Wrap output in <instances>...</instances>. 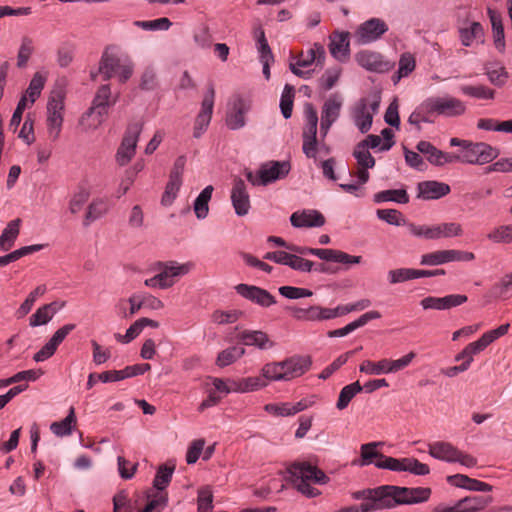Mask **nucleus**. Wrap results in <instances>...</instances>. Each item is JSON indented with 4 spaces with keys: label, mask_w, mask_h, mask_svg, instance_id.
Wrapping results in <instances>:
<instances>
[{
    "label": "nucleus",
    "mask_w": 512,
    "mask_h": 512,
    "mask_svg": "<svg viewBox=\"0 0 512 512\" xmlns=\"http://www.w3.org/2000/svg\"><path fill=\"white\" fill-rule=\"evenodd\" d=\"M192 267V264L185 263L179 264L175 261L157 262L156 269L159 270L160 275L164 278L165 282L170 283L172 287L175 283L174 278L186 275Z\"/></svg>",
    "instance_id": "20"
},
{
    "label": "nucleus",
    "mask_w": 512,
    "mask_h": 512,
    "mask_svg": "<svg viewBox=\"0 0 512 512\" xmlns=\"http://www.w3.org/2000/svg\"><path fill=\"white\" fill-rule=\"evenodd\" d=\"M173 472L174 466L161 465L155 475L153 486L159 491L164 490L170 483Z\"/></svg>",
    "instance_id": "53"
},
{
    "label": "nucleus",
    "mask_w": 512,
    "mask_h": 512,
    "mask_svg": "<svg viewBox=\"0 0 512 512\" xmlns=\"http://www.w3.org/2000/svg\"><path fill=\"white\" fill-rule=\"evenodd\" d=\"M499 155V150L485 142L469 141L462 154H456L457 162L473 165L490 163Z\"/></svg>",
    "instance_id": "4"
},
{
    "label": "nucleus",
    "mask_w": 512,
    "mask_h": 512,
    "mask_svg": "<svg viewBox=\"0 0 512 512\" xmlns=\"http://www.w3.org/2000/svg\"><path fill=\"white\" fill-rule=\"evenodd\" d=\"M383 510L393 509L398 505H412L426 502L431 489L424 487H401L396 485L378 486Z\"/></svg>",
    "instance_id": "1"
},
{
    "label": "nucleus",
    "mask_w": 512,
    "mask_h": 512,
    "mask_svg": "<svg viewBox=\"0 0 512 512\" xmlns=\"http://www.w3.org/2000/svg\"><path fill=\"white\" fill-rule=\"evenodd\" d=\"M114 103L115 101L111 100L110 85H101L93 98L91 107L80 117L79 126L84 132L95 131L104 123L109 108Z\"/></svg>",
    "instance_id": "2"
},
{
    "label": "nucleus",
    "mask_w": 512,
    "mask_h": 512,
    "mask_svg": "<svg viewBox=\"0 0 512 512\" xmlns=\"http://www.w3.org/2000/svg\"><path fill=\"white\" fill-rule=\"evenodd\" d=\"M388 31V25L380 18H371L363 22L358 30L357 37L361 44L377 41Z\"/></svg>",
    "instance_id": "13"
},
{
    "label": "nucleus",
    "mask_w": 512,
    "mask_h": 512,
    "mask_svg": "<svg viewBox=\"0 0 512 512\" xmlns=\"http://www.w3.org/2000/svg\"><path fill=\"white\" fill-rule=\"evenodd\" d=\"M493 498L489 495L485 496H468L459 500V507L462 512H477L484 509L490 503Z\"/></svg>",
    "instance_id": "34"
},
{
    "label": "nucleus",
    "mask_w": 512,
    "mask_h": 512,
    "mask_svg": "<svg viewBox=\"0 0 512 512\" xmlns=\"http://www.w3.org/2000/svg\"><path fill=\"white\" fill-rule=\"evenodd\" d=\"M429 454L438 460L454 463L458 449L449 442L438 441L429 444Z\"/></svg>",
    "instance_id": "26"
},
{
    "label": "nucleus",
    "mask_w": 512,
    "mask_h": 512,
    "mask_svg": "<svg viewBox=\"0 0 512 512\" xmlns=\"http://www.w3.org/2000/svg\"><path fill=\"white\" fill-rule=\"evenodd\" d=\"M51 305H43L39 307L36 312L30 317V326L38 327L45 325L52 320V312L49 311Z\"/></svg>",
    "instance_id": "59"
},
{
    "label": "nucleus",
    "mask_w": 512,
    "mask_h": 512,
    "mask_svg": "<svg viewBox=\"0 0 512 512\" xmlns=\"http://www.w3.org/2000/svg\"><path fill=\"white\" fill-rule=\"evenodd\" d=\"M214 188L212 185L206 186L194 201V212L198 219H205L209 212V201L212 197Z\"/></svg>",
    "instance_id": "37"
},
{
    "label": "nucleus",
    "mask_w": 512,
    "mask_h": 512,
    "mask_svg": "<svg viewBox=\"0 0 512 512\" xmlns=\"http://www.w3.org/2000/svg\"><path fill=\"white\" fill-rule=\"evenodd\" d=\"M388 282L391 285L403 283L412 279H416V269L412 268H398L388 271Z\"/></svg>",
    "instance_id": "52"
},
{
    "label": "nucleus",
    "mask_w": 512,
    "mask_h": 512,
    "mask_svg": "<svg viewBox=\"0 0 512 512\" xmlns=\"http://www.w3.org/2000/svg\"><path fill=\"white\" fill-rule=\"evenodd\" d=\"M143 128V123H130L125 131L122 142L117 150L115 159L120 166L127 165L135 155L137 142Z\"/></svg>",
    "instance_id": "6"
},
{
    "label": "nucleus",
    "mask_w": 512,
    "mask_h": 512,
    "mask_svg": "<svg viewBox=\"0 0 512 512\" xmlns=\"http://www.w3.org/2000/svg\"><path fill=\"white\" fill-rule=\"evenodd\" d=\"M406 227L409 233L425 240H434L433 225H417L407 221Z\"/></svg>",
    "instance_id": "62"
},
{
    "label": "nucleus",
    "mask_w": 512,
    "mask_h": 512,
    "mask_svg": "<svg viewBox=\"0 0 512 512\" xmlns=\"http://www.w3.org/2000/svg\"><path fill=\"white\" fill-rule=\"evenodd\" d=\"M290 222L296 228L321 227L325 224V218L317 210H303L294 212L290 217Z\"/></svg>",
    "instance_id": "22"
},
{
    "label": "nucleus",
    "mask_w": 512,
    "mask_h": 512,
    "mask_svg": "<svg viewBox=\"0 0 512 512\" xmlns=\"http://www.w3.org/2000/svg\"><path fill=\"white\" fill-rule=\"evenodd\" d=\"M235 290L243 298L261 307H269L276 303L275 297L270 292L258 286L238 284Z\"/></svg>",
    "instance_id": "15"
},
{
    "label": "nucleus",
    "mask_w": 512,
    "mask_h": 512,
    "mask_svg": "<svg viewBox=\"0 0 512 512\" xmlns=\"http://www.w3.org/2000/svg\"><path fill=\"white\" fill-rule=\"evenodd\" d=\"M231 203L237 216H245L251 208L250 196L247 185L243 179L236 177L231 189Z\"/></svg>",
    "instance_id": "12"
},
{
    "label": "nucleus",
    "mask_w": 512,
    "mask_h": 512,
    "mask_svg": "<svg viewBox=\"0 0 512 512\" xmlns=\"http://www.w3.org/2000/svg\"><path fill=\"white\" fill-rule=\"evenodd\" d=\"M182 185V180L174 179L169 177V181L166 184L165 191L162 195L161 203L164 206H169L172 204L174 199L176 198L177 192L179 191Z\"/></svg>",
    "instance_id": "58"
},
{
    "label": "nucleus",
    "mask_w": 512,
    "mask_h": 512,
    "mask_svg": "<svg viewBox=\"0 0 512 512\" xmlns=\"http://www.w3.org/2000/svg\"><path fill=\"white\" fill-rule=\"evenodd\" d=\"M45 292H46L45 285H39L32 292H30L28 297L25 299V301L20 305V307L16 311L17 317L22 318L25 315H27L31 311L37 297L44 295Z\"/></svg>",
    "instance_id": "48"
},
{
    "label": "nucleus",
    "mask_w": 512,
    "mask_h": 512,
    "mask_svg": "<svg viewBox=\"0 0 512 512\" xmlns=\"http://www.w3.org/2000/svg\"><path fill=\"white\" fill-rule=\"evenodd\" d=\"M76 425L75 410L73 407L69 409L68 415L61 421L53 422L50 425V430L57 437L69 436L72 434L73 428Z\"/></svg>",
    "instance_id": "33"
},
{
    "label": "nucleus",
    "mask_w": 512,
    "mask_h": 512,
    "mask_svg": "<svg viewBox=\"0 0 512 512\" xmlns=\"http://www.w3.org/2000/svg\"><path fill=\"white\" fill-rule=\"evenodd\" d=\"M374 201L376 203L392 201L399 204H406L409 202V196L405 189H390L376 193L374 195Z\"/></svg>",
    "instance_id": "38"
},
{
    "label": "nucleus",
    "mask_w": 512,
    "mask_h": 512,
    "mask_svg": "<svg viewBox=\"0 0 512 512\" xmlns=\"http://www.w3.org/2000/svg\"><path fill=\"white\" fill-rule=\"evenodd\" d=\"M292 482L306 481L316 484H326L328 476L316 466L308 462H294L287 468Z\"/></svg>",
    "instance_id": "9"
},
{
    "label": "nucleus",
    "mask_w": 512,
    "mask_h": 512,
    "mask_svg": "<svg viewBox=\"0 0 512 512\" xmlns=\"http://www.w3.org/2000/svg\"><path fill=\"white\" fill-rule=\"evenodd\" d=\"M357 63L364 69L372 72L383 73L391 68L388 61H384L381 54L372 51H361L356 54Z\"/></svg>",
    "instance_id": "18"
},
{
    "label": "nucleus",
    "mask_w": 512,
    "mask_h": 512,
    "mask_svg": "<svg viewBox=\"0 0 512 512\" xmlns=\"http://www.w3.org/2000/svg\"><path fill=\"white\" fill-rule=\"evenodd\" d=\"M213 509V493L209 486L201 487L198 490L197 510L198 512Z\"/></svg>",
    "instance_id": "56"
},
{
    "label": "nucleus",
    "mask_w": 512,
    "mask_h": 512,
    "mask_svg": "<svg viewBox=\"0 0 512 512\" xmlns=\"http://www.w3.org/2000/svg\"><path fill=\"white\" fill-rule=\"evenodd\" d=\"M461 43L469 47L474 40H482L484 37L483 26L479 22H472L468 27L459 29Z\"/></svg>",
    "instance_id": "36"
},
{
    "label": "nucleus",
    "mask_w": 512,
    "mask_h": 512,
    "mask_svg": "<svg viewBox=\"0 0 512 512\" xmlns=\"http://www.w3.org/2000/svg\"><path fill=\"white\" fill-rule=\"evenodd\" d=\"M239 339L248 346H255L259 349H268L273 347L268 335L260 330H245L239 335Z\"/></svg>",
    "instance_id": "28"
},
{
    "label": "nucleus",
    "mask_w": 512,
    "mask_h": 512,
    "mask_svg": "<svg viewBox=\"0 0 512 512\" xmlns=\"http://www.w3.org/2000/svg\"><path fill=\"white\" fill-rule=\"evenodd\" d=\"M215 90L213 85H209L207 92L201 103V110L195 119L193 136L195 138L201 137V135L208 128L214 107Z\"/></svg>",
    "instance_id": "11"
},
{
    "label": "nucleus",
    "mask_w": 512,
    "mask_h": 512,
    "mask_svg": "<svg viewBox=\"0 0 512 512\" xmlns=\"http://www.w3.org/2000/svg\"><path fill=\"white\" fill-rule=\"evenodd\" d=\"M121 63L118 56L105 50L99 62L98 73L101 74L104 81H108L117 73Z\"/></svg>",
    "instance_id": "27"
},
{
    "label": "nucleus",
    "mask_w": 512,
    "mask_h": 512,
    "mask_svg": "<svg viewBox=\"0 0 512 512\" xmlns=\"http://www.w3.org/2000/svg\"><path fill=\"white\" fill-rule=\"evenodd\" d=\"M21 219L16 218L10 221L0 235V250H10L20 232Z\"/></svg>",
    "instance_id": "30"
},
{
    "label": "nucleus",
    "mask_w": 512,
    "mask_h": 512,
    "mask_svg": "<svg viewBox=\"0 0 512 512\" xmlns=\"http://www.w3.org/2000/svg\"><path fill=\"white\" fill-rule=\"evenodd\" d=\"M294 96V87L286 84L280 99V109L285 119H289L292 115Z\"/></svg>",
    "instance_id": "47"
},
{
    "label": "nucleus",
    "mask_w": 512,
    "mask_h": 512,
    "mask_svg": "<svg viewBox=\"0 0 512 512\" xmlns=\"http://www.w3.org/2000/svg\"><path fill=\"white\" fill-rule=\"evenodd\" d=\"M34 52V42L28 37L24 36L21 39V44L17 54V67L22 69L27 66L28 60Z\"/></svg>",
    "instance_id": "45"
},
{
    "label": "nucleus",
    "mask_w": 512,
    "mask_h": 512,
    "mask_svg": "<svg viewBox=\"0 0 512 512\" xmlns=\"http://www.w3.org/2000/svg\"><path fill=\"white\" fill-rule=\"evenodd\" d=\"M64 98L62 91H54L47 102V133L52 141L59 138L62 130Z\"/></svg>",
    "instance_id": "3"
},
{
    "label": "nucleus",
    "mask_w": 512,
    "mask_h": 512,
    "mask_svg": "<svg viewBox=\"0 0 512 512\" xmlns=\"http://www.w3.org/2000/svg\"><path fill=\"white\" fill-rule=\"evenodd\" d=\"M467 300V296L462 294H450L444 297L428 296L421 300L420 305L424 310H448L464 304Z\"/></svg>",
    "instance_id": "17"
},
{
    "label": "nucleus",
    "mask_w": 512,
    "mask_h": 512,
    "mask_svg": "<svg viewBox=\"0 0 512 512\" xmlns=\"http://www.w3.org/2000/svg\"><path fill=\"white\" fill-rule=\"evenodd\" d=\"M415 69V58L410 53H404L399 59V67L396 75L392 77L394 84H397L402 77L408 76Z\"/></svg>",
    "instance_id": "46"
},
{
    "label": "nucleus",
    "mask_w": 512,
    "mask_h": 512,
    "mask_svg": "<svg viewBox=\"0 0 512 512\" xmlns=\"http://www.w3.org/2000/svg\"><path fill=\"white\" fill-rule=\"evenodd\" d=\"M415 475L424 476L429 474L430 468L427 464L421 463L416 458H404V470Z\"/></svg>",
    "instance_id": "63"
},
{
    "label": "nucleus",
    "mask_w": 512,
    "mask_h": 512,
    "mask_svg": "<svg viewBox=\"0 0 512 512\" xmlns=\"http://www.w3.org/2000/svg\"><path fill=\"white\" fill-rule=\"evenodd\" d=\"M487 238L495 244H512V224L493 228L487 234Z\"/></svg>",
    "instance_id": "42"
},
{
    "label": "nucleus",
    "mask_w": 512,
    "mask_h": 512,
    "mask_svg": "<svg viewBox=\"0 0 512 512\" xmlns=\"http://www.w3.org/2000/svg\"><path fill=\"white\" fill-rule=\"evenodd\" d=\"M267 382L259 376L243 378L239 381H233L234 392H249L265 387Z\"/></svg>",
    "instance_id": "44"
},
{
    "label": "nucleus",
    "mask_w": 512,
    "mask_h": 512,
    "mask_svg": "<svg viewBox=\"0 0 512 512\" xmlns=\"http://www.w3.org/2000/svg\"><path fill=\"white\" fill-rule=\"evenodd\" d=\"M383 442H369L362 444L360 447V466H367L370 464L375 465V461H381L384 454L377 450L378 447L383 446Z\"/></svg>",
    "instance_id": "32"
},
{
    "label": "nucleus",
    "mask_w": 512,
    "mask_h": 512,
    "mask_svg": "<svg viewBox=\"0 0 512 512\" xmlns=\"http://www.w3.org/2000/svg\"><path fill=\"white\" fill-rule=\"evenodd\" d=\"M244 354H245V349L242 346L229 347V348L221 351L218 354V357L216 359V364L219 367L228 366V365L234 363L239 358H241Z\"/></svg>",
    "instance_id": "43"
},
{
    "label": "nucleus",
    "mask_w": 512,
    "mask_h": 512,
    "mask_svg": "<svg viewBox=\"0 0 512 512\" xmlns=\"http://www.w3.org/2000/svg\"><path fill=\"white\" fill-rule=\"evenodd\" d=\"M426 100L432 116L457 117L463 115L466 111L465 103L455 97H429Z\"/></svg>",
    "instance_id": "8"
},
{
    "label": "nucleus",
    "mask_w": 512,
    "mask_h": 512,
    "mask_svg": "<svg viewBox=\"0 0 512 512\" xmlns=\"http://www.w3.org/2000/svg\"><path fill=\"white\" fill-rule=\"evenodd\" d=\"M262 375L266 380L285 381L283 361L266 364L262 369Z\"/></svg>",
    "instance_id": "55"
},
{
    "label": "nucleus",
    "mask_w": 512,
    "mask_h": 512,
    "mask_svg": "<svg viewBox=\"0 0 512 512\" xmlns=\"http://www.w3.org/2000/svg\"><path fill=\"white\" fill-rule=\"evenodd\" d=\"M434 240L441 238L459 237L463 234V228L457 222H443L433 225Z\"/></svg>",
    "instance_id": "35"
},
{
    "label": "nucleus",
    "mask_w": 512,
    "mask_h": 512,
    "mask_svg": "<svg viewBox=\"0 0 512 512\" xmlns=\"http://www.w3.org/2000/svg\"><path fill=\"white\" fill-rule=\"evenodd\" d=\"M451 191L450 186L443 182L434 180L418 183V198L424 200L439 199Z\"/></svg>",
    "instance_id": "21"
},
{
    "label": "nucleus",
    "mask_w": 512,
    "mask_h": 512,
    "mask_svg": "<svg viewBox=\"0 0 512 512\" xmlns=\"http://www.w3.org/2000/svg\"><path fill=\"white\" fill-rule=\"evenodd\" d=\"M343 105V98L339 93H333L324 102L321 111V120L325 121V125L333 124L340 116Z\"/></svg>",
    "instance_id": "25"
},
{
    "label": "nucleus",
    "mask_w": 512,
    "mask_h": 512,
    "mask_svg": "<svg viewBox=\"0 0 512 512\" xmlns=\"http://www.w3.org/2000/svg\"><path fill=\"white\" fill-rule=\"evenodd\" d=\"M113 512H131L132 505L125 490L119 491L113 497Z\"/></svg>",
    "instance_id": "64"
},
{
    "label": "nucleus",
    "mask_w": 512,
    "mask_h": 512,
    "mask_svg": "<svg viewBox=\"0 0 512 512\" xmlns=\"http://www.w3.org/2000/svg\"><path fill=\"white\" fill-rule=\"evenodd\" d=\"M376 215L380 220L390 225L406 226L407 224V220L403 217V214L396 209H378Z\"/></svg>",
    "instance_id": "50"
},
{
    "label": "nucleus",
    "mask_w": 512,
    "mask_h": 512,
    "mask_svg": "<svg viewBox=\"0 0 512 512\" xmlns=\"http://www.w3.org/2000/svg\"><path fill=\"white\" fill-rule=\"evenodd\" d=\"M485 74L489 81L497 87L504 86L509 78V74L503 66H500L498 69L485 67Z\"/></svg>",
    "instance_id": "60"
},
{
    "label": "nucleus",
    "mask_w": 512,
    "mask_h": 512,
    "mask_svg": "<svg viewBox=\"0 0 512 512\" xmlns=\"http://www.w3.org/2000/svg\"><path fill=\"white\" fill-rule=\"evenodd\" d=\"M349 32H334L330 35L329 51L331 55L339 60L345 61L350 54Z\"/></svg>",
    "instance_id": "19"
},
{
    "label": "nucleus",
    "mask_w": 512,
    "mask_h": 512,
    "mask_svg": "<svg viewBox=\"0 0 512 512\" xmlns=\"http://www.w3.org/2000/svg\"><path fill=\"white\" fill-rule=\"evenodd\" d=\"M354 500H362L360 505L343 507L336 512H374L383 510L379 488H366L351 493Z\"/></svg>",
    "instance_id": "7"
},
{
    "label": "nucleus",
    "mask_w": 512,
    "mask_h": 512,
    "mask_svg": "<svg viewBox=\"0 0 512 512\" xmlns=\"http://www.w3.org/2000/svg\"><path fill=\"white\" fill-rule=\"evenodd\" d=\"M363 387L359 381L353 382L349 385L344 386L339 394L336 407L339 410H344L349 405L350 401L361 391Z\"/></svg>",
    "instance_id": "39"
},
{
    "label": "nucleus",
    "mask_w": 512,
    "mask_h": 512,
    "mask_svg": "<svg viewBox=\"0 0 512 512\" xmlns=\"http://www.w3.org/2000/svg\"><path fill=\"white\" fill-rule=\"evenodd\" d=\"M353 120L361 133H367L372 126L373 116L368 110V98H361L353 108Z\"/></svg>",
    "instance_id": "24"
},
{
    "label": "nucleus",
    "mask_w": 512,
    "mask_h": 512,
    "mask_svg": "<svg viewBox=\"0 0 512 512\" xmlns=\"http://www.w3.org/2000/svg\"><path fill=\"white\" fill-rule=\"evenodd\" d=\"M106 212L107 208L102 199L93 200L88 206L84 226L90 225V223L102 217Z\"/></svg>",
    "instance_id": "51"
},
{
    "label": "nucleus",
    "mask_w": 512,
    "mask_h": 512,
    "mask_svg": "<svg viewBox=\"0 0 512 512\" xmlns=\"http://www.w3.org/2000/svg\"><path fill=\"white\" fill-rule=\"evenodd\" d=\"M462 94L481 100H492L495 98V90L485 85H463L460 87Z\"/></svg>",
    "instance_id": "40"
},
{
    "label": "nucleus",
    "mask_w": 512,
    "mask_h": 512,
    "mask_svg": "<svg viewBox=\"0 0 512 512\" xmlns=\"http://www.w3.org/2000/svg\"><path fill=\"white\" fill-rule=\"evenodd\" d=\"M359 370L360 372L370 375H380L389 373L387 359H381L376 363L370 360H365L360 365Z\"/></svg>",
    "instance_id": "54"
},
{
    "label": "nucleus",
    "mask_w": 512,
    "mask_h": 512,
    "mask_svg": "<svg viewBox=\"0 0 512 512\" xmlns=\"http://www.w3.org/2000/svg\"><path fill=\"white\" fill-rule=\"evenodd\" d=\"M247 111V108L245 106V103L243 99L238 98L233 103V109L232 111L227 113L226 117V125L231 130H238L245 125V113Z\"/></svg>",
    "instance_id": "29"
},
{
    "label": "nucleus",
    "mask_w": 512,
    "mask_h": 512,
    "mask_svg": "<svg viewBox=\"0 0 512 512\" xmlns=\"http://www.w3.org/2000/svg\"><path fill=\"white\" fill-rule=\"evenodd\" d=\"M353 156L357 163L362 168H373L375 166V159L368 149L361 146L359 143L355 146Z\"/></svg>",
    "instance_id": "57"
},
{
    "label": "nucleus",
    "mask_w": 512,
    "mask_h": 512,
    "mask_svg": "<svg viewBox=\"0 0 512 512\" xmlns=\"http://www.w3.org/2000/svg\"><path fill=\"white\" fill-rule=\"evenodd\" d=\"M325 59V50L322 45L315 43L314 47L309 49L304 55V53H301L296 63H290V70L291 72L303 79H309L311 76L310 71H304L301 70L300 67L305 68L310 66L312 63L317 61L318 63L322 62Z\"/></svg>",
    "instance_id": "10"
},
{
    "label": "nucleus",
    "mask_w": 512,
    "mask_h": 512,
    "mask_svg": "<svg viewBox=\"0 0 512 512\" xmlns=\"http://www.w3.org/2000/svg\"><path fill=\"white\" fill-rule=\"evenodd\" d=\"M278 291L283 297L291 300L311 297L313 295V292L309 289L294 286H281Z\"/></svg>",
    "instance_id": "61"
},
{
    "label": "nucleus",
    "mask_w": 512,
    "mask_h": 512,
    "mask_svg": "<svg viewBox=\"0 0 512 512\" xmlns=\"http://www.w3.org/2000/svg\"><path fill=\"white\" fill-rule=\"evenodd\" d=\"M487 14L492 25L495 46L499 51H503L505 48V40L502 17L500 13L492 8L487 9Z\"/></svg>",
    "instance_id": "31"
},
{
    "label": "nucleus",
    "mask_w": 512,
    "mask_h": 512,
    "mask_svg": "<svg viewBox=\"0 0 512 512\" xmlns=\"http://www.w3.org/2000/svg\"><path fill=\"white\" fill-rule=\"evenodd\" d=\"M283 366L285 381H289L306 373L311 366V360L307 356H293L284 360Z\"/></svg>",
    "instance_id": "23"
},
{
    "label": "nucleus",
    "mask_w": 512,
    "mask_h": 512,
    "mask_svg": "<svg viewBox=\"0 0 512 512\" xmlns=\"http://www.w3.org/2000/svg\"><path fill=\"white\" fill-rule=\"evenodd\" d=\"M416 149L420 153L426 155L428 162L434 166H443L448 163H454L457 162L458 159L456 154L439 150L433 144L424 140L418 142Z\"/></svg>",
    "instance_id": "16"
},
{
    "label": "nucleus",
    "mask_w": 512,
    "mask_h": 512,
    "mask_svg": "<svg viewBox=\"0 0 512 512\" xmlns=\"http://www.w3.org/2000/svg\"><path fill=\"white\" fill-rule=\"evenodd\" d=\"M261 180L263 186H267L273 182L284 179L291 170L289 161H267L260 165Z\"/></svg>",
    "instance_id": "14"
},
{
    "label": "nucleus",
    "mask_w": 512,
    "mask_h": 512,
    "mask_svg": "<svg viewBox=\"0 0 512 512\" xmlns=\"http://www.w3.org/2000/svg\"><path fill=\"white\" fill-rule=\"evenodd\" d=\"M305 126L303 128V153L308 158H316L318 140H317V126L318 114L315 107L311 103L304 106Z\"/></svg>",
    "instance_id": "5"
},
{
    "label": "nucleus",
    "mask_w": 512,
    "mask_h": 512,
    "mask_svg": "<svg viewBox=\"0 0 512 512\" xmlns=\"http://www.w3.org/2000/svg\"><path fill=\"white\" fill-rule=\"evenodd\" d=\"M45 82L46 78L41 73L36 72L33 75L29 83V86L26 90V93L24 94L29 98L31 104H33L36 101V99L40 96L41 91L44 88Z\"/></svg>",
    "instance_id": "49"
},
{
    "label": "nucleus",
    "mask_w": 512,
    "mask_h": 512,
    "mask_svg": "<svg viewBox=\"0 0 512 512\" xmlns=\"http://www.w3.org/2000/svg\"><path fill=\"white\" fill-rule=\"evenodd\" d=\"M432 114L429 108V105L427 103V100L425 99L417 108L414 110V112L411 113V115L408 118V122L411 125H415L418 129V131L421 130L420 123L426 122L430 123L433 120L431 119Z\"/></svg>",
    "instance_id": "41"
}]
</instances>
